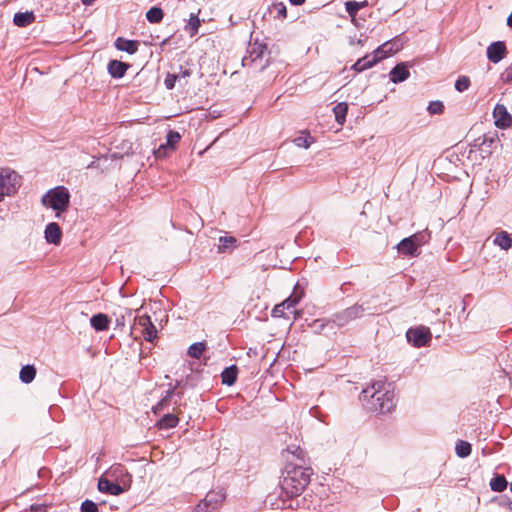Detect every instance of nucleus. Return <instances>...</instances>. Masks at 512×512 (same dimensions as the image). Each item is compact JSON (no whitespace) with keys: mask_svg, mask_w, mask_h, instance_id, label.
I'll use <instances>...</instances> for the list:
<instances>
[{"mask_svg":"<svg viewBox=\"0 0 512 512\" xmlns=\"http://www.w3.org/2000/svg\"><path fill=\"white\" fill-rule=\"evenodd\" d=\"M360 400L369 411L377 413H388L395 406L394 391L390 389V384H386L382 380L363 389Z\"/></svg>","mask_w":512,"mask_h":512,"instance_id":"obj_1","label":"nucleus"},{"mask_svg":"<svg viewBox=\"0 0 512 512\" xmlns=\"http://www.w3.org/2000/svg\"><path fill=\"white\" fill-rule=\"evenodd\" d=\"M290 454L295 459H290V498L300 495L308 486L313 470L306 459V453L298 446L290 449Z\"/></svg>","mask_w":512,"mask_h":512,"instance_id":"obj_2","label":"nucleus"},{"mask_svg":"<svg viewBox=\"0 0 512 512\" xmlns=\"http://www.w3.org/2000/svg\"><path fill=\"white\" fill-rule=\"evenodd\" d=\"M131 477L122 465L112 466L98 481V489L102 493L120 495L130 486Z\"/></svg>","mask_w":512,"mask_h":512,"instance_id":"obj_3","label":"nucleus"},{"mask_svg":"<svg viewBox=\"0 0 512 512\" xmlns=\"http://www.w3.org/2000/svg\"><path fill=\"white\" fill-rule=\"evenodd\" d=\"M70 201V194L67 188L64 186H58L50 189L42 198V203L46 207H50L59 212H63L67 209Z\"/></svg>","mask_w":512,"mask_h":512,"instance_id":"obj_4","label":"nucleus"},{"mask_svg":"<svg viewBox=\"0 0 512 512\" xmlns=\"http://www.w3.org/2000/svg\"><path fill=\"white\" fill-rule=\"evenodd\" d=\"M21 177L9 168L0 169V202L14 194L21 185Z\"/></svg>","mask_w":512,"mask_h":512,"instance_id":"obj_5","label":"nucleus"},{"mask_svg":"<svg viewBox=\"0 0 512 512\" xmlns=\"http://www.w3.org/2000/svg\"><path fill=\"white\" fill-rule=\"evenodd\" d=\"M364 313L361 305H354L334 316L333 323L337 326H345L350 321L360 318Z\"/></svg>","mask_w":512,"mask_h":512,"instance_id":"obj_6","label":"nucleus"},{"mask_svg":"<svg viewBox=\"0 0 512 512\" xmlns=\"http://www.w3.org/2000/svg\"><path fill=\"white\" fill-rule=\"evenodd\" d=\"M135 325L142 327V335L146 341L152 342L157 338V329L148 315L135 317Z\"/></svg>","mask_w":512,"mask_h":512,"instance_id":"obj_7","label":"nucleus"},{"mask_svg":"<svg viewBox=\"0 0 512 512\" xmlns=\"http://www.w3.org/2000/svg\"><path fill=\"white\" fill-rule=\"evenodd\" d=\"M493 118L497 128L506 129L512 125V116L503 104H496L493 110Z\"/></svg>","mask_w":512,"mask_h":512,"instance_id":"obj_8","label":"nucleus"},{"mask_svg":"<svg viewBox=\"0 0 512 512\" xmlns=\"http://www.w3.org/2000/svg\"><path fill=\"white\" fill-rule=\"evenodd\" d=\"M407 338L416 347H423L428 344L431 339V333L428 328L419 327L410 329L407 332Z\"/></svg>","mask_w":512,"mask_h":512,"instance_id":"obj_9","label":"nucleus"},{"mask_svg":"<svg viewBox=\"0 0 512 512\" xmlns=\"http://www.w3.org/2000/svg\"><path fill=\"white\" fill-rule=\"evenodd\" d=\"M505 54L506 46L502 41L493 42L487 48V58L493 63L500 62L505 57Z\"/></svg>","mask_w":512,"mask_h":512,"instance_id":"obj_10","label":"nucleus"},{"mask_svg":"<svg viewBox=\"0 0 512 512\" xmlns=\"http://www.w3.org/2000/svg\"><path fill=\"white\" fill-rule=\"evenodd\" d=\"M382 59V56H379L374 51L373 56L366 55L365 57L359 59L356 63L352 65V69L357 72H362L366 69L371 68L374 64Z\"/></svg>","mask_w":512,"mask_h":512,"instance_id":"obj_11","label":"nucleus"},{"mask_svg":"<svg viewBox=\"0 0 512 512\" xmlns=\"http://www.w3.org/2000/svg\"><path fill=\"white\" fill-rule=\"evenodd\" d=\"M180 141V134L175 131H169L167 134L166 145H161L157 151H155L156 157H163L166 154V150L169 148L173 150L175 145Z\"/></svg>","mask_w":512,"mask_h":512,"instance_id":"obj_12","label":"nucleus"},{"mask_svg":"<svg viewBox=\"0 0 512 512\" xmlns=\"http://www.w3.org/2000/svg\"><path fill=\"white\" fill-rule=\"evenodd\" d=\"M225 494L222 491H210L204 498L205 505L210 507L212 511L218 509L220 504L224 501Z\"/></svg>","mask_w":512,"mask_h":512,"instance_id":"obj_13","label":"nucleus"},{"mask_svg":"<svg viewBox=\"0 0 512 512\" xmlns=\"http://www.w3.org/2000/svg\"><path fill=\"white\" fill-rule=\"evenodd\" d=\"M410 75L409 70L407 69L404 63H400L396 65L390 72V80L393 83H399L405 81Z\"/></svg>","mask_w":512,"mask_h":512,"instance_id":"obj_14","label":"nucleus"},{"mask_svg":"<svg viewBox=\"0 0 512 512\" xmlns=\"http://www.w3.org/2000/svg\"><path fill=\"white\" fill-rule=\"evenodd\" d=\"M115 46L120 51H125L129 54H134L138 50L139 42L136 40H127L122 37H119L115 41Z\"/></svg>","mask_w":512,"mask_h":512,"instance_id":"obj_15","label":"nucleus"},{"mask_svg":"<svg viewBox=\"0 0 512 512\" xmlns=\"http://www.w3.org/2000/svg\"><path fill=\"white\" fill-rule=\"evenodd\" d=\"M128 68V64L118 60H112L108 64V72L113 78L123 77Z\"/></svg>","mask_w":512,"mask_h":512,"instance_id":"obj_16","label":"nucleus"},{"mask_svg":"<svg viewBox=\"0 0 512 512\" xmlns=\"http://www.w3.org/2000/svg\"><path fill=\"white\" fill-rule=\"evenodd\" d=\"M45 238L49 243L59 244L61 240V230L57 223H49L46 226Z\"/></svg>","mask_w":512,"mask_h":512,"instance_id":"obj_17","label":"nucleus"},{"mask_svg":"<svg viewBox=\"0 0 512 512\" xmlns=\"http://www.w3.org/2000/svg\"><path fill=\"white\" fill-rule=\"evenodd\" d=\"M110 319L106 314H96L91 317L90 324L96 331H104L109 327Z\"/></svg>","mask_w":512,"mask_h":512,"instance_id":"obj_18","label":"nucleus"},{"mask_svg":"<svg viewBox=\"0 0 512 512\" xmlns=\"http://www.w3.org/2000/svg\"><path fill=\"white\" fill-rule=\"evenodd\" d=\"M498 141L497 135H484L481 143L479 144L481 152L487 156L490 155Z\"/></svg>","mask_w":512,"mask_h":512,"instance_id":"obj_19","label":"nucleus"},{"mask_svg":"<svg viewBox=\"0 0 512 512\" xmlns=\"http://www.w3.org/2000/svg\"><path fill=\"white\" fill-rule=\"evenodd\" d=\"M399 252L404 255L415 256L418 248L415 246L411 237L404 238L397 245Z\"/></svg>","mask_w":512,"mask_h":512,"instance_id":"obj_20","label":"nucleus"},{"mask_svg":"<svg viewBox=\"0 0 512 512\" xmlns=\"http://www.w3.org/2000/svg\"><path fill=\"white\" fill-rule=\"evenodd\" d=\"M35 20L33 12H18L14 15L13 22L18 27H26Z\"/></svg>","mask_w":512,"mask_h":512,"instance_id":"obj_21","label":"nucleus"},{"mask_svg":"<svg viewBox=\"0 0 512 512\" xmlns=\"http://www.w3.org/2000/svg\"><path fill=\"white\" fill-rule=\"evenodd\" d=\"M266 48L261 45H257L256 43L250 46L248 52L249 56L243 58V65L247 66L248 61L255 62L258 58H260Z\"/></svg>","mask_w":512,"mask_h":512,"instance_id":"obj_22","label":"nucleus"},{"mask_svg":"<svg viewBox=\"0 0 512 512\" xmlns=\"http://www.w3.org/2000/svg\"><path fill=\"white\" fill-rule=\"evenodd\" d=\"M292 141L297 147L307 149L314 143V138L308 131H301Z\"/></svg>","mask_w":512,"mask_h":512,"instance_id":"obj_23","label":"nucleus"},{"mask_svg":"<svg viewBox=\"0 0 512 512\" xmlns=\"http://www.w3.org/2000/svg\"><path fill=\"white\" fill-rule=\"evenodd\" d=\"M494 244L507 251L512 246V238L506 231H501L495 236Z\"/></svg>","mask_w":512,"mask_h":512,"instance_id":"obj_24","label":"nucleus"},{"mask_svg":"<svg viewBox=\"0 0 512 512\" xmlns=\"http://www.w3.org/2000/svg\"><path fill=\"white\" fill-rule=\"evenodd\" d=\"M237 371L235 365L225 368L221 374L222 383L228 386L233 385L237 379Z\"/></svg>","mask_w":512,"mask_h":512,"instance_id":"obj_25","label":"nucleus"},{"mask_svg":"<svg viewBox=\"0 0 512 512\" xmlns=\"http://www.w3.org/2000/svg\"><path fill=\"white\" fill-rule=\"evenodd\" d=\"M269 15L274 19L283 20L287 15V8L284 3H275L269 8Z\"/></svg>","mask_w":512,"mask_h":512,"instance_id":"obj_26","label":"nucleus"},{"mask_svg":"<svg viewBox=\"0 0 512 512\" xmlns=\"http://www.w3.org/2000/svg\"><path fill=\"white\" fill-rule=\"evenodd\" d=\"M20 380L23 383H31L36 376V369L32 365L23 366L20 370Z\"/></svg>","mask_w":512,"mask_h":512,"instance_id":"obj_27","label":"nucleus"},{"mask_svg":"<svg viewBox=\"0 0 512 512\" xmlns=\"http://www.w3.org/2000/svg\"><path fill=\"white\" fill-rule=\"evenodd\" d=\"M368 5L367 1L356 2V1H347L345 3V8L349 16L354 19L357 15V12Z\"/></svg>","mask_w":512,"mask_h":512,"instance_id":"obj_28","label":"nucleus"},{"mask_svg":"<svg viewBox=\"0 0 512 512\" xmlns=\"http://www.w3.org/2000/svg\"><path fill=\"white\" fill-rule=\"evenodd\" d=\"M200 24L201 21L198 18V15L191 14L185 29L189 32L190 36H195L198 33Z\"/></svg>","mask_w":512,"mask_h":512,"instance_id":"obj_29","label":"nucleus"},{"mask_svg":"<svg viewBox=\"0 0 512 512\" xmlns=\"http://www.w3.org/2000/svg\"><path fill=\"white\" fill-rule=\"evenodd\" d=\"M348 111V106L345 102L338 103L334 108L335 119L339 124H343Z\"/></svg>","mask_w":512,"mask_h":512,"instance_id":"obj_30","label":"nucleus"},{"mask_svg":"<svg viewBox=\"0 0 512 512\" xmlns=\"http://www.w3.org/2000/svg\"><path fill=\"white\" fill-rule=\"evenodd\" d=\"M396 51H398V47H395L393 42H386L375 50L377 55L382 56V59Z\"/></svg>","mask_w":512,"mask_h":512,"instance_id":"obj_31","label":"nucleus"},{"mask_svg":"<svg viewBox=\"0 0 512 512\" xmlns=\"http://www.w3.org/2000/svg\"><path fill=\"white\" fill-rule=\"evenodd\" d=\"M490 487L495 492H502L507 487V481L503 475H497L490 481Z\"/></svg>","mask_w":512,"mask_h":512,"instance_id":"obj_32","label":"nucleus"},{"mask_svg":"<svg viewBox=\"0 0 512 512\" xmlns=\"http://www.w3.org/2000/svg\"><path fill=\"white\" fill-rule=\"evenodd\" d=\"M205 349L206 344L204 342L194 343L188 348V355L192 358L199 359Z\"/></svg>","mask_w":512,"mask_h":512,"instance_id":"obj_33","label":"nucleus"},{"mask_svg":"<svg viewBox=\"0 0 512 512\" xmlns=\"http://www.w3.org/2000/svg\"><path fill=\"white\" fill-rule=\"evenodd\" d=\"M178 418L173 414L164 415L158 422L160 428H173L177 425Z\"/></svg>","mask_w":512,"mask_h":512,"instance_id":"obj_34","label":"nucleus"},{"mask_svg":"<svg viewBox=\"0 0 512 512\" xmlns=\"http://www.w3.org/2000/svg\"><path fill=\"white\" fill-rule=\"evenodd\" d=\"M146 18L150 23H159L163 19V11L158 7H152L147 11Z\"/></svg>","mask_w":512,"mask_h":512,"instance_id":"obj_35","label":"nucleus"},{"mask_svg":"<svg viewBox=\"0 0 512 512\" xmlns=\"http://www.w3.org/2000/svg\"><path fill=\"white\" fill-rule=\"evenodd\" d=\"M304 294V286L297 282L293 288L292 294H290V306L298 303Z\"/></svg>","mask_w":512,"mask_h":512,"instance_id":"obj_36","label":"nucleus"},{"mask_svg":"<svg viewBox=\"0 0 512 512\" xmlns=\"http://www.w3.org/2000/svg\"><path fill=\"white\" fill-rule=\"evenodd\" d=\"M456 454L461 457H467L471 454V444L466 441H459L455 447Z\"/></svg>","mask_w":512,"mask_h":512,"instance_id":"obj_37","label":"nucleus"},{"mask_svg":"<svg viewBox=\"0 0 512 512\" xmlns=\"http://www.w3.org/2000/svg\"><path fill=\"white\" fill-rule=\"evenodd\" d=\"M470 86V79L467 76H460L455 82V89L458 92L466 91Z\"/></svg>","mask_w":512,"mask_h":512,"instance_id":"obj_38","label":"nucleus"},{"mask_svg":"<svg viewBox=\"0 0 512 512\" xmlns=\"http://www.w3.org/2000/svg\"><path fill=\"white\" fill-rule=\"evenodd\" d=\"M410 237L412 238L415 246L417 248H419L420 246L424 245L428 241L429 234L428 233H424V232H419V233L413 234Z\"/></svg>","mask_w":512,"mask_h":512,"instance_id":"obj_39","label":"nucleus"},{"mask_svg":"<svg viewBox=\"0 0 512 512\" xmlns=\"http://www.w3.org/2000/svg\"><path fill=\"white\" fill-rule=\"evenodd\" d=\"M287 303H288V299H285L280 304H277L272 310V316L273 317H284Z\"/></svg>","mask_w":512,"mask_h":512,"instance_id":"obj_40","label":"nucleus"},{"mask_svg":"<svg viewBox=\"0 0 512 512\" xmlns=\"http://www.w3.org/2000/svg\"><path fill=\"white\" fill-rule=\"evenodd\" d=\"M444 106L441 101H432L429 103L427 110L430 114H441Z\"/></svg>","mask_w":512,"mask_h":512,"instance_id":"obj_41","label":"nucleus"},{"mask_svg":"<svg viewBox=\"0 0 512 512\" xmlns=\"http://www.w3.org/2000/svg\"><path fill=\"white\" fill-rule=\"evenodd\" d=\"M219 242H220L219 250L225 251L226 249L230 248L236 242V239L234 237H221L219 239Z\"/></svg>","mask_w":512,"mask_h":512,"instance_id":"obj_42","label":"nucleus"},{"mask_svg":"<svg viewBox=\"0 0 512 512\" xmlns=\"http://www.w3.org/2000/svg\"><path fill=\"white\" fill-rule=\"evenodd\" d=\"M330 325H331L330 321H325L323 319H317V320L313 321L311 327H312L313 331H315V332H322L325 329V327L330 326Z\"/></svg>","mask_w":512,"mask_h":512,"instance_id":"obj_43","label":"nucleus"},{"mask_svg":"<svg viewBox=\"0 0 512 512\" xmlns=\"http://www.w3.org/2000/svg\"><path fill=\"white\" fill-rule=\"evenodd\" d=\"M82 512H99L98 506L91 500H85L81 504Z\"/></svg>","mask_w":512,"mask_h":512,"instance_id":"obj_44","label":"nucleus"},{"mask_svg":"<svg viewBox=\"0 0 512 512\" xmlns=\"http://www.w3.org/2000/svg\"><path fill=\"white\" fill-rule=\"evenodd\" d=\"M179 75L176 74H168L165 78L164 84L165 87L169 90L173 89L175 86V83L177 82V78H179Z\"/></svg>","mask_w":512,"mask_h":512,"instance_id":"obj_45","label":"nucleus"},{"mask_svg":"<svg viewBox=\"0 0 512 512\" xmlns=\"http://www.w3.org/2000/svg\"><path fill=\"white\" fill-rule=\"evenodd\" d=\"M501 79L505 83H512V63L502 73Z\"/></svg>","mask_w":512,"mask_h":512,"instance_id":"obj_46","label":"nucleus"},{"mask_svg":"<svg viewBox=\"0 0 512 512\" xmlns=\"http://www.w3.org/2000/svg\"><path fill=\"white\" fill-rule=\"evenodd\" d=\"M180 77L177 78V82H179L180 85L185 86L187 84V78L190 76L189 70L181 71L178 74Z\"/></svg>","mask_w":512,"mask_h":512,"instance_id":"obj_47","label":"nucleus"},{"mask_svg":"<svg viewBox=\"0 0 512 512\" xmlns=\"http://www.w3.org/2000/svg\"><path fill=\"white\" fill-rule=\"evenodd\" d=\"M194 512H214L210 509V507H208L207 505H205V502L204 501H201L194 509Z\"/></svg>","mask_w":512,"mask_h":512,"instance_id":"obj_48","label":"nucleus"},{"mask_svg":"<svg viewBox=\"0 0 512 512\" xmlns=\"http://www.w3.org/2000/svg\"><path fill=\"white\" fill-rule=\"evenodd\" d=\"M30 512H46V508L44 506H32Z\"/></svg>","mask_w":512,"mask_h":512,"instance_id":"obj_49","label":"nucleus"},{"mask_svg":"<svg viewBox=\"0 0 512 512\" xmlns=\"http://www.w3.org/2000/svg\"><path fill=\"white\" fill-rule=\"evenodd\" d=\"M116 322H117V325H122V326H123V325H124V323H125V318H124V316L122 315L121 317H118V318L116 319Z\"/></svg>","mask_w":512,"mask_h":512,"instance_id":"obj_50","label":"nucleus"},{"mask_svg":"<svg viewBox=\"0 0 512 512\" xmlns=\"http://www.w3.org/2000/svg\"><path fill=\"white\" fill-rule=\"evenodd\" d=\"M305 2V0H290V4L293 5H301Z\"/></svg>","mask_w":512,"mask_h":512,"instance_id":"obj_51","label":"nucleus"},{"mask_svg":"<svg viewBox=\"0 0 512 512\" xmlns=\"http://www.w3.org/2000/svg\"><path fill=\"white\" fill-rule=\"evenodd\" d=\"M507 25L512 28V12L507 18Z\"/></svg>","mask_w":512,"mask_h":512,"instance_id":"obj_52","label":"nucleus"},{"mask_svg":"<svg viewBox=\"0 0 512 512\" xmlns=\"http://www.w3.org/2000/svg\"><path fill=\"white\" fill-rule=\"evenodd\" d=\"M82 2L84 5L89 6L92 5L95 2V0H82Z\"/></svg>","mask_w":512,"mask_h":512,"instance_id":"obj_53","label":"nucleus"},{"mask_svg":"<svg viewBox=\"0 0 512 512\" xmlns=\"http://www.w3.org/2000/svg\"><path fill=\"white\" fill-rule=\"evenodd\" d=\"M172 395V391H168L167 397H170Z\"/></svg>","mask_w":512,"mask_h":512,"instance_id":"obj_54","label":"nucleus"},{"mask_svg":"<svg viewBox=\"0 0 512 512\" xmlns=\"http://www.w3.org/2000/svg\"><path fill=\"white\" fill-rule=\"evenodd\" d=\"M299 311H295V319L297 318Z\"/></svg>","mask_w":512,"mask_h":512,"instance_id":"obj_55","label":"nucleus"},{"mask_svg":"<svg viewBox=\"0 0 512 512\" xmlns=\"http://www.w3.org/2000/svg\"><path fill=\"white\" fill-rule=\"evenodd\" d=\"M510 490L512 491V481H511V484H510Z\"/></svg>","mask_w":512,"mask_h":512,"instance_id":"obj_56","label":"nucleus"}]
</instances>
